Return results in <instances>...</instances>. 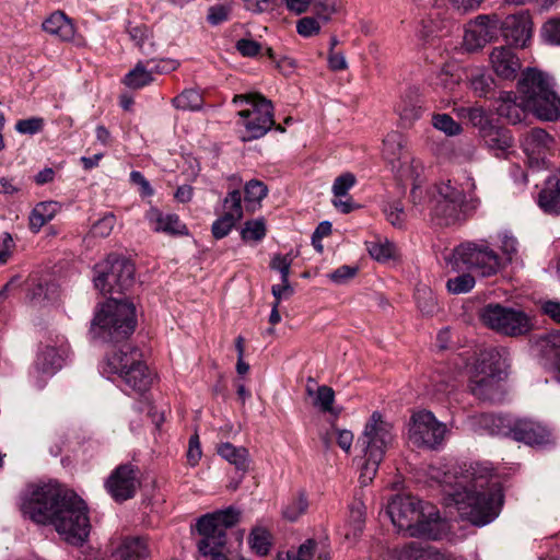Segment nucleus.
Masks as SVG:
<instances>
[{
  "instance_id": "nucleus-1",
  "label": "nucleus",
  "mask_w": 560,
  "mask_h": 560,
  "mask_svg": "<svg viewBox=\"0 0 560 560\" xmlns=\"http://www.w3.org/2000/svg\"><path fill=\"white\" fill-rule=\"evenodd\" d=\"M21 511L36 524L51 525L68 544L83 545L91 524L85 502L57 482L31 483L21 495Z\"/></svg>"
},
{
  "instance_id": "nucleus-2",
  "label": "nucleus",
  "mask_w": 560,
  "mask_h": 560,
  "mask_svg": "<svg viewBox=\"0 0 560 560\" xmlns=\"http://www.w3.org/2000/svg\"><path fill=\"white\" fill-rule=\"evenodd\" d=\"M521 102H516L513 92H503L500 96L498 114L510 124L516 125L526 117L527 110L538 119L555 121L560 118V97L553 91L548 74L535 68L522 72L517 82Z\"/></svg>"
},
{
  "instance_id": "nucleus-3",
  "label": "nucleus",
  "mask_w": 560,
  "mask_h": 560,
  "mask_svg": "<svg viewBox=\"0 0 560 560\" xmlns=\"http://www.w3.org/2000/svg\"><path fill=\"white\" fill-rule=\"evenodd\" d=\"M468 485L457 482L456 487L445 491L446 506L455 505L459 516L477 526L492 522L499 514L503 503V494L499 488L487 487L490 470L483 469L477 475L475 468L469 474Z\"/></svg>"
},
{
  "instance_id": "nucleus-4",
  "label": "nucleus",
  "mask_w": 560,
  "mask_h": 560,
  "mask_svg": "<svg viewBox=\"0 0 560 560\" xmlns=\"http://www.w3.org/2000/svg\"><path fill=\"white\" fill-rule=\"evenodd\" d=\"M395 441L394 425L382 413L374 411L365 423L358 445L363 453L360 482L368 486L374 479L380 464Z\"/></svg>"
},
{
  "instance_id": "nucleus-5",
  "label": "nucleus",
  "mask_w": 560,
  "mask_h": 560,
  "mask_svg": "<svg viewBox=\"0 0 560 560\" xmlns=\"http://www.w3.org/2000/svg\"><path fill=\"white\" fill-rule=\"evenodd\" d=\"M137 326L136 306L128 300L108 299L96 312L91 335L103 342H121L128 339Z\"/></svg>"
},
{
  "instance_id": "nucleus-6",
  "label": "nucleus",
  "mask_w": 560,
  "mask_h": 560,
  "mask_svg": "<svg viewBox=\"0 0 560 560\" xmlns=\"http://www.w3.org/2000/svg\"><path fill=\"white\" fill-rule=\"evenodd\" d=\"M453 270L468 269L481 277L497 275L504 266L503 259L486 241L463 242L446 258Z\"/></svg>"
},
{
  "instance_id": "nucleus-7",
  "label": "nucleus",
  "mask_w": 560,
  "mask_h": 560,
  "mask_svg": "<svg viewBox=\"0 0 560 560\" xmlns=\"http://www.w3.org/2000/svg\"><path fill=\"white\" fill-rule=\"evenodd\" d=\"M467 194L464 190L442 183L438 186V192L432 201V215L441 220L440 224L450 225L459 219L462 212L475 210L479 203V198L474 194L476 184L474 178H467Z\"/></svg>"
},
{
  "instance_id": "nucleus-8",
  "label": "nucleus",
  "mask_w": 560,
  "mask_h": 560,
  "mask_svg": "<svg viewBox=\"0 0 560 560\" xmlns=\"http://www.w3.org/2000/svg\"><path fill=\"white\" fill-rule=\"evenodd\" d=\"M479 317L486 327L506 337H523L534 329L533 319L527 313L500 303L485 305Z\"/></svg>"
},
{
  "instance_id": "nucleus-9",
  "label": "nucleus",
  "mask_w": 560,
  "mask_h": 560,
  "mask_svg": "<svg viewBox=\"0 0 560 560\" xmlns=\"http://www.w3.org/2000/svg\"><path fill=\"white\" fill-rule=\"evenodd\" d=\"M96 268L97 276L94 278V285L104 295L121 294L135 283V265L125 257L112 254Z\"/></svg>"
},
{
  "instance_id": "nucleus-10",
  "label": "nucleus",
  "mask_w": 560,
  "mask_h": 560,
  "mask_svg": "<svg viewBox=\"0 0 560 560\" xmlns=\"http://www.w3.org/2000/svg\"><path fill=\"white\" fill-rule=\"evenodd\" d=\"M238 101L252 105L250 109L238 112V115L245 119L244 127L248 133L243 137V141H250L265 136L275 125L271 102L258 93L236 95L234 102Z\"/></svg>"
},
{
  "instance_id": "nucleus-11",
  "label": "nucleus",
  "mask_w": 560,
  "mask_h": 560,
  "mask_svg": "<svg viewBox=\"0 0 560 560\" xmlns=\"http://www.w3.org/2000/svg\"><path fill=\"white\" fill-rule=\"evenodd\" d=\"M502 35H532L533 21L528 12L520 11L499 20L497 16L478 15L470 21L464 35H493L495 31Z\"/></svg>"
},
{
  "instance_id": "nucleus-12",
  "label": "nucleus",
  "mask_w": 560,
  "mask_h": 560,
  "mask_svg": "<svg viewBox=\"0 0 560 560\" xmlns=\"http://www.w3.org/2000/svg\"><path fill=\"white\" fill-rule=\"evenodd\" d=\"M447 427L439 421L433 412L420 410L410 419L409 440L419 447L436 448L445 439Z\"/></svg>"
},
{
  "instance_id": "nucleus-13",
  "label": "nucleus",
  "mask_w": 560,
  "mask_h": 560,
  "mask_svg": "<svg viewBox=\"0 0 560 560\" xmlns=\"http://www.w3.org/2000/svg\"><path fill=\"white\" fill-rule=\"evenodd\" d=\"M140 470L137 466L126 463L117 466L105 481V489L116 502L132 499L141 486Z\"/></svg>"
},
{
  "instance_id": "nucleus-14",
  "label": "nucleus",
  "mask_w": 560,
  "mask_h": 560,
  "mask_svg": "<svg viewBox=\"0 0 560 560\" xmlns=\"http://www.w3.org/2000/svg\"><path fill=\"white\" fill-rule=\"evenodd\" d=\"M424 504L416 497L397 494L388 502L386 514L398 532H404L408 536Z\"/></svg>"
},
{
  "instance_id": "nucleus-15",
  "label": "nucleus",
  "mask_w": 560,
  "mask_h": 560,
  "mask_svg": "<svg viewBox=\"0 0 560 560\" xmlns=\"http://www.w3.org/2000/svg\"><path fill=\"white\" fill-rule=\"evenodd\" d=\"M419 514L420 517L416 521L408 537L439 540L448 533V524L445 518L441 517L436 506L425 503Z\"/></svg>"
},
{
  "instance_id": "nucleus-16",
  "label": "nucleus",
  "mask_w": 560,
  "mask_h": 560,
  "mask_svg": "<svg viewBox=\"0 0 560 560\" xmlns=\"http://www.w3.org/2000/svg\"><path fill=\"white\" fill-rule=\"evenodd\" d=\"M197 532L202 536L198 550L202 556H209L213 550L222 549L226 542V533L220 526L214 513L201 516L196 524Z\"/></svg>"
},
{
  "instance_id": "nucleus-17",
  "label": "nucleus",
  "mask_w": 560,
  "mask_h": 560,
  "mask_svg": "<svg viewBox=\"0 0 560 560\" xmlns=\"http://www.w3.org/2000/svg\"><path fill=\"white\" fill-rule=\"evenodd\" d=\"M555 139L541 128H533L523 139L522 147L530 163L544 165Z\"/></svg>"
},
{
  "instance_id": "nucleus-18",
  "label": "nucleus",
  "mask_w": 560,
  "mask_h": 560,
  "mask_svg": "<svg viewBox=\"0 0 560 560\" xmlns=\"http://www.w3.org/2000/svg\"><path fill=\"white\" fill-rule=\"evenodd\" d=\"M506 434L528 445H545L551 442V432L546 427L526 419L515 421Z\"/></svg>"
},
{
  "instance_id": "nucleus-19",
  "label": "nucleus",
  "mask_w": 560,
  "mask_h": 560,
  "mask_svg": "<svg viewBox=\"0 0 560 560\" xmlns=\"http://www.w3.org/2000/svg\"><path fill=\"white\" fill-rule=\"evenodd\" d=\"M142 362L140 350L129 343H124L119 349L113 350L106 355L104 371L110 374H125L133 365Z\"/></svg>"
},
{
  "instance_id": "nucleus-20",
  "label": "nucleus",
  "mask_w": 560,
  "mask_h": 560,
  "mask_svg": "<svg viewBox=\"0 0 560 560\" xmlns=\"http://www.w3.org/2000/svg\"><path fill=\"white\" fill-rule=\"evenodd\" d=\"M116 560H145L150 556L145 536H124L112 550Z\"/></svg>"
},
{
  "instance_id": "nucleus-21",
  "label": "nucleus",
  "mask_w": 560,
  "mask_h": 560,
  "mask_svg": "<svg viewBox=\"0 0 560 560\" xmlns=\"http://www.w3.org/2000/svg\"><path fill=\"white\" fill-rule=\"evenodd\" d=\"M495 74L503 80H514L521 70V61L511 47H497L490 55Z\"/></svg>"
},
{
  "instance_id": "nucleus-22",
  "label": "nucleus",
  "mask_w": 560,
  "mask_h": 560,
  "mask_svg": "<svg viewBox=\"0 0 560 560\" xmlns=\"http://www.w3.org/2000/svg\"><path fill=\"white\" fill-rule=\"evenodd\" d=\"M480 140L499 159H505L514 144L511 131L499 125H495Z\"/></svg>"
},
{
  "instance_id": "nucleus-23",
  "label": "nucleus",
  "mask_w": 560,
  "mask_h": 560,
  "mask_svg": "<svg viewBox=\"0 0 560 560\" xmlns=\"http://www.w3.org/2000/svg\"><path fill=\"white\" fill-rule=\"evenodd\" d=\"M538 205L548 214L560 213V174L547 178L538 195Z\"/></svg>"
},
{
  "instance_id": "nucleus-24",
  "label": "nucleus",
  "mask_w": 560,
  "mask_h": 560,
  "mask_svg": "<svg viewBox=\"0 0 560 560\" xmlns=\"http://www.w3.org/2000/svg\"><path fill=\"white\" fill-rule=\"evenodd\" d=\"M535 349L546 364L558 369L560 372V334H547L538 337Z\"/></svg>"
},
{
  "instance_id": "nucleus-25",
  "label": "nucleus",
  "mask_w": 560,
  "mask_h": 560,
  "mask_svg": "<svg viewBox=\"0 0 560 560\" xmlns=\"http://www.w3.org/2000/svg\"><path fill=\"white\" fill-rule=\"evenodd\" d=\"M355 182V176L352 173H343L334 182L332 192L335 199L332 200V205L342 213H350L357 208L351 198L342 199L347 197L349 189L354 186Z\"/></svg>"
},
{
  "instance_id": "nucleus-26",
  "label": "nucleus",
  "mask_w": 560,
  "mask_h": 560,
  "mask_svg": "<svg viewBox=\"0 0 560 560\" xmlns=\"http://www.w3.org/2000/svg\"><path fill=\"white\" fill-rule=\"evenodd\" d=\"M396 112L405 125H412L422 115V101L417 90H408L396 105Z\"/></svg>"
},
{
  "instance_id": "nucleus-27",
  "label": "nucleus",
  "mask_w": 560,
  "mask_h": 560,
  "mask_svg": "<svg viewBox=\"0 0 560 560\" xmlns=\"http://www.w3.org/2000/svg\"><path fill=\"white\" fill-rule=\"evenodd\" d=\"M120 377L129 388L139 394L147 392L153 380L151 372L143 361L133 365L129 371H125V374H121Z\"/></svg>"
},
{
  "instance_id": "nucleus-28",
  "label": "nucleus",
  "mask_w": 560,
  "mask_h": 560,
  "mask_svg": "<svg viewBox=\"0 0 560 560\" xmlns=\"http://www.w3.org/2000/svg\"><path fill=\"white\" fill-rule=\"evenodd\" d=\"M398 560H445L444 555L432 546L411 541L397 552Z\"/></svg>"
},
{
  "instance_id": "nucleus-29",
  "label": "nucleus",
  "mask_w": 560,
  "mask_h": 560,
  "mask_svg": "<svg viewBox=\"0 0 560 560\" xmlns=\"http://www.w3.org/2000/svg\"><path fill=\"white\" fill-rule=\"evenodd\" d=\"M59 206L56 201H43L37 203L30 214V229L37 233L46 223L56 215Z\"/></svg>"
},
{
  "instance_id": "nucleus-30",
  "label": "nucleus",
  "mask_w": 560,
  "mask_h": 560,
  "mask_svg": "<svg viewBox=\"0 0 560 560\" xmlns=\"http://www.w3.org/2000/svg\"><path fill=\"white\" fill-rule=\"evenodd\" d=\"M43 31L49 35H73V21L62 11L52 12L42 24Z\"/></svg>"
},
{
  "instance_id": "nucleus-31",
  "label": "nucleus",
  "mask_w": 560,
  "mask_h": 560,
  "mask_svg": "<svg viewBox=\"0 0 560 560\" xmlns=\"http://www.w3.org/2000/svg\"><path fill=\"white\" fill-rule=\"evenodd\" d=\"M217 451L222 458L234 465L236 469L242 471H246L248 469L249 454L247 448L236 447L226 442L220 444Z\"/></svg>"
},
{
  "instance_id": "nucleus-32",
  "label": "nucleus",
  "mask_w": 560,
  "mask_h": 560,
  "mask_svg": "<svg viewBox=\"0 0 560 560\" xmlns=\"http://www.w3.org/2000/svg\"><path fill=\"white\" fill-rule=\"evenodd\" d=\"M462 115L477 129L480 139L497 125L482 107L463 108Z\"/></svg>"
},
{
  "instance_id": "nucleus-33",
  "label": "nucleus",
  "mask_w": 560,
  "mask_h": 560,
  "mask_svg": "<svg viewBox=\"0 0 560 560\" xmlns=\"http://www.w3.org/2000/svg\"><path fill=\"white\" fill-rule=\"evenodd\" d=\"M405 137L398 131H392L387 133L383 140V155L389 161H399L405 154Z\"/></svg>"
},
{
  "instance_id": "nucleus-34",
  "label": "nucleus",
  "mask_w": 560,
  "mask_h": 560,
  "mask_svg": "<svg viewBox=\"0 0 560 560\" xmlns=\"http://www.w3.org/2000/svg\"><path fill=\"white\" fill-rule=\"evenodd\" d=\"M498 382L494 377V371L491 370L490 374L476 376L470 382V392L474 396L481 400L492 398Z\"/></svg>"
},
{
  "instance_id": "nucleus-35",
  "label": "nucleus",
  "mask_w": 560,
  "mask_h": 560,
  "mask_svg": "<svg viewBox=\"0 0 560 560\" xmlns=\"http://www.w3.org/2000/svg\"><path fill=\"white\" fill-rule=\"evenodd\" d=\"M62 358L54 347H45L36 360V368L43 373L54 374L61 368Z\"/></svg>"
},
{
  "instance_id": "nucleus-36",
  "label": "nucleus",
  "mask_w": 560,
  "mask_h": 560,
  "mask_svg": "<svg viewBox=\"0 0 560 560\" xmlns=\"http://www.w3.org/2000/svg\"><path fill=\"white\" fill-rule=\"evenodd\" d=\"M133 39H136L135 45L148 58V61L158 60L164 52L165 44L162 37H133Z\"/></svg>"
},
{
  "instance_id": "nucleus-37",
  "label": "nucleus",
  "mask_w": 560,
  "mask_h": 560,
  "mask_svg": "<svg viewBox=\"0 0 560 560\" xmlns=\"http://www.w3.org/2000/svg\"><path fill=\"white\" fill-rule=\"evenodd\" d=\"M156 225L154 230L156 232H164L171 235H187L188 231L185 224H183L177 214L162 215L158 213L155 219Z\"/></svg>"
},
{
  "instance_id": "nucleus-38",
  "label": "nucleus",
  "mask_w": 560,
  "mask_h": 560,
  "mask_svg": "<svg viewBox=\"0 0 560 560\" xmlns=\"http://www.w3.org/2000/svg\"><path fill=\"white\" fill-rule=\"evenodd\" d=\"M153 81L151 72L145 70L141 62L135 69L130 70L124 78L122 82L130 89H141Z\"/></svg>"
},
{
  "instance_id": "nucleus-39",
  "label": "nucleus",
  "mask_w": 560,
  "mask_h": 560,
  "mask_svg": "<svg viewBox=\"0 0 560 560\" xmlns=\"http://www.w3.org/2000/svg\"><path fill=\"white\" fill-rule=\"evenodd\" d=\"M248 544L257 555L266 556L271 546L269 532L261 527L253 528L248 536Z\"/></svg>"
},
{
  "instance_id": "nucleus-40",
  "label": "nucleus",
  "mask_w": 560,
  "mask_h": 560,
  "mask_svg": "<svg viewBox=\"0 0 560 560\" xmlns=\"http://www.w3.org/2000/svg\"><path fill=\"white\" fill-rule=\"evenodd\" d=\"M223 215L234 221L243 218L242 195L241 191L234 189L230 191L223 200Z\"/></svg>"
},
{
  "instance_id": "nucleus-41",
  "label": "nucleus",
  "mask_w": 560,
  "mask_h": 560,
  "mask_svg": "<svg viewBox=\"0 0 560 560\" xmlns=\"http://www.w3.org/2000/svg\"><path fill=\"white\" fill-rule=\"evenodd\" d=\"M173 104L176 108L183 110H197L202 106V96L196 90H185L173 98Z\"/></svg>"
},
{
  "instance_id": "nucleus-42",
  "label": "nucleus",
  "mask_w": 560,
  "mask_h": 560,
  "mask_svg": "<svg viewBox=\"0 0 560 560\" xmlns=\"http://www.w3.org/2000/svg\"><path fill=\"white\" fill-rule=\"evenodd\" d=\"M369 254L377 261H386L395 256L396 247L387 240L366 243Z\"/></svg>"
},
{
  "instance_id": "nucleus-43",
  "label": "nucleus",
  "mask_w": 560,
  "mask_h": 560,
  "mask_svg": "<svg viewBox=\"0 0 560 560\" xmlns=\"http://www.w3.org/2000/svg\"><path fill=\"white\" fill-rule=\"evenodd\" d=\"M476 284L474 276L462 273L446 281V289L452 294H464L472 290Z\"/></svg>"
},
{
  "instance_id": "nucleus-44",
  "label": "nucleus",
  "mask_w": 560,
  "mask_h": 560,
  "mask_svg": "<svg viewBox=\"0 0 560 560\" xmlns=\"http://www.w3.org/2000/svg\"><path fill=\"white\" fill-rule=\"evenodd\" d=\"M432 125L446 136L454 137L462 133V126L456 122L448 114H434L432 116Z\"/></svg>"
},
{
  "instance_id": "nucleus-45",
  "label": "nucleus",
  "mask_w": 560,
  "mask_h": 560,
  "mask_svg": "<svg viewBox=\"0 0 560 560\" xmlns=\"http://www.w3.org/2000/svg\"><path fill=\"white\" fill-rule=\"evenodd\" d=\"M365 523V505L360 500H354L349 510V524L353 529V536L362 533Z\"/></svg>"
},
{
  "instance_id": "nucleus-46",
  "label": "nucleus",
  "mask_w": 560,
  "mask_h": 560,
  "mask_svg": "<svg viewBox=\"0 0 560 560\" xmlns=\"http://www.w3.org/2000/svg\"><path fill=\"white\" fill-rule=\"evenodd\" d=\"M386 220L395 228L402 229L406 222V213L401 201L388 202L384 207Z\"/></svg>"
},
{
  "instance_id": "nucleus-47",
  "label": "nucleus",
  "mask_w": 560,
  "mask_h": 560,
  "mask_svg": "<svg viewBox=\"0 0 560 560\" xmlns=\"http://www.w3.org/2000/svg\"><path fill=\"white\" fill-rule=\"evenodd\" d=\"M266 235V225L262 219L250 220L245 222L241 232L242 240L247 241H261Z\"/></svg>"
},
{
  "instance_id": "nucleus-48",
  "label": "nucleus",
  "mask_w": 560,
  "mask_h": 560,
  "mask_svg": "<svg viewBox=\"0 0 560 560\" xmlns=\"http://www.w3.org/2000/svg\"><path fill=\"white\" fill-rule=\"evenodd\" d=\"M308 508L307 499L304 494H300L298 498L292 499L283 509V517L290 522H295L302 514L306 512Z\"/></svg>"
},
{
  "instance_id": "nucleus-49",
  "label": "nucleus",
  "mask_w": 560,
  "mask_h": 560,
  "mask_svg": "<svg viewBox=\"0 0 560 560\" xmlns=\"http://www.w3.org/2000/svg\"><path fill=\"white\" fill-rule=\"evenodd\" d=\"M245 202H260L268 194V188L265 183L258 179H250L246 183L245 188Z\"/></svg>"
},
{
  "instance_id": "nucleus-50",
  "label": "nucleus",
  "mask_w": 560,
  "mask_h": 560,
  "mask_svg": "<svg viewBox=\"0 0 560 560\" xmlns=\"http://www.w3.org/2000/svg\"><path fill=\"white\" fill-rule=\"evenodd\" d=\"M115 224H116L115 214L112 212H108L92 225L90 233L92 236H95V237H107L112 233Z\"/></svg>"
},
{
  "instance_id": "nucleus-51",
  "label": "nucleus",
  "mask_w": 560,
  "mask_h": 560,
  "mask_svg": "<svg viewBox=\"0 0 560 560\" xmlns=\"http://www.w3.org/2000/svg\"><path fill=\"white\" fill-rule=\"evenodd\" d=\"M334 400L335 393L332 388L323 385L317 388L316 398L313 404L315 407H318L324 412H331Z\"/></svg>"
},
{
  "instance_id": "nucleus-52",
  "label": "nucleus",
  "mask_w": 560,
  "mask_h": 560,
  "mask_svg": "<svg viewBox=\"0 0 560 560\" xmlns=\"http://www.w3.org/2000/svg\"><path fill=\"white\" fill-rule=\"evenodd\" d=\"M315 16L326 23L337 10V0H313Z\"/></svg>"
},
{
  "instance_id": "nucleus-53",
  "label": "nucleus",
  "mask_w": 560,
  "mask_h": 560,
  "mask_svg": "<svg viewBox=\"0 0 560 560\" xmlns=\"http://www.w3.org/2000/svg\"><path fill=\"white\" fill-rule=\"evenodd\" d=\"M417 304L424 314H433L436 310V301L432 292L427 288L417 291Z\"/></svg>"
},
{
  "instance_id": "nucleus-54",
  "label": "nucleus",
  "mask_w": 560,
  "mask_h": 560,
  "mask_svg": "<svg viewBox=\"0 0 560 560\" xmlns=\"http://www.w3.org/2000/svg\"><path fill=\"white\" fill-rule=\"evenodd\" d=\"M292 257L289 254L287 255H275L270 261V268L273 270H278L281 275V281L287 282L290 276V267L292 264Z\"/></svg>"
},
{
  "instance_id": "nucleus-55",
  "label": "nucleus",
  "mask_w": 560,
  "mask_h": 560,
  "mask_svg": "<svg viewBox=\"0 0 560 560\" xmlns=\"http://www.w3.org/2000/svg\"><path fill=\"white\" fill-rule=\"evenodd\" d=\"M44 119L40 117H32L27 119H21L16 122L15 129L18 132L23 135H35L43 130Z\"/></svg>"
},
{
  "instance_id": "nucleus-56",
  "label": "nucleus",
  "mask_w": 560,
  "mask_h": 560,
  "mask_svg": "<svg viewBox=\"0 0 560 560\" xmlns=\"http://www.w3.org/2000/svg\"><path fill=\"white\" fill-rule=\"evenodd\" d=\"M439 11L431 12L427 20H422L421 35H432L446 28L445 21L438 20Z\"/></svg>"
},
{
  "instance_id": "nucleus-57",
  "label": "nucleus",
  "mask_w": 560,
  "mask_h": 560,
  "mask_svg": "<svg viewBox=\"0 0 560 560\" xmlns=\"http://www.w3.org/2000/svg\"><path fill=\"white\" fill-rule=\"evenodd\" d=\"M323 23L317 16H305L298 21L296 31L299 35H312L320 31Z\"/></svg>"
},
{
  "instance_id": "nucleus-58",
  "label": "nucleus",
  "mask_w": 560,
  "mask_h": 560,
  "mask_svg": "<svg viewBox=\"0 0 560 560\" xmlns=\"http://www.w3.org/2000/svg\"><path fill=\"white\" fill-rule=\"evenodd\" d=\"M245 8L254 13L272 12L280 4V0H244Z\"/></svg>"
},
{
  "instance_id": "nucleus-59",
  "label": "nucleus",
  "mask_w": 560,
  "mask_h": 560,
  "mask_svg": "<svg viewBox=\"0 0 560 560\" xmlns=\"http://www.w3.org/2000/svg\"><path fill=\"white\" fill-rule=\"evenodd\" d=\"M235 47L243 57H255L261 50V45L258 42L247 37H241Z\"/></svg>"
},
{
  "instance_id": "nucleus-60",
  "label": "nucleus",
  "mask_w": 560,
  "mask_h": 560,
  "mask_svg": "<svg viewBox=\"0 0 560 560\" xmlns=\"http://www.w3.org/2000/svg\"><path fill=\"white\" fill-rule=\"evenodd\" d=\"M214 515L220 526H223L224 533H226V529L234 526L240 520V512L233 508L214 512Z\"/></svg>"
},
{
  "instance_id": "nucleus-61",
  "label": "nucleus",
  "mask_w": 560,
  "mask_h": 560,
  "mask_svg": "<svg viewBox=\"0 0 560 560\" xmlns=\"http://www.w3.org/2000/svg\"><path fill=\"white\" fill-rule=\"evenodd\" d=\"M235 224H236V221H234L230 218H226L224 215L220 217L212 224L211 231H212L213 237L217 240L225 237Z\"/></svg>"
},
{
  "instance_id": "nucleus-62",
  "label": "nucleus",
  "mask_w": 560,
  "mask_h": 560,
  "mask_svg": "<svg viewBox=\"0 0 560 560\" xmlns=\"http://www.w3.org/2000/svg\"><path fill=\"white\" fill-rule=\"evenodd\" d=\"M517 246L518 242L514 236L508 234L502 236L500 248L505 256V262H511L514 259L517 254Z\"/></svg>"
},
{
  "instance_id": "nucleus-63",
  "label": "nucleus",
  "mask_w": 560,
  "mask_h": 560,
  "mask_svg": "<svg viewBox=\"0 0 560 560\" xmlns=\"http://www.w3.org/2000/svg\"><path fill=\"white\" fill-rule=\"evenodd\" d=\"M357 273H358L357 267L343 265V266L337 268L331 273H329L328 277L332 282H335L337 284H341V283H345L348 280L352 279Z\"/></svg>"
},
{
  "instance_id": "nucleus-64",
  "label": "nucleus",
  "mask_w": 560,
  "mask_h": 560,
  "mask_svg": "<svg viewBox=\"0 0 560 560\" xmlns=\"http://www.w3.org/2000/svg\"><path fill=\"white\" fill-rule=\"evenodd\" d=\"M488 43L487 37H463L460 50L472 54L482 49Z\"/></svg>"
}]
</instances>
